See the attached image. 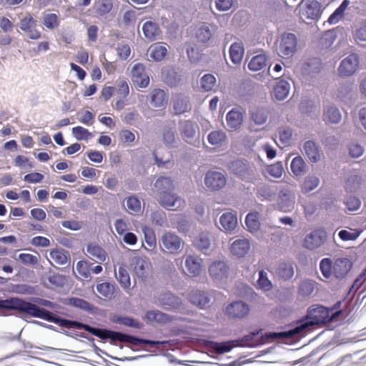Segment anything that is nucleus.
<instances>
[{
	"mask_svg": "<svg viewBox=\"0 0 366 366\" xmlns=\"http://www.w3.org/2000/svg\"><path fill=\"white\" fill-rule=\"evenodd\" d=\"M126 207L129 213L136 214L141 212L140 201L134 196H131L126 200Z\"/></svg>",
	"mask_w": 366,
	"mask_h": 366,
	"instance_id": "864d4df0",
	"label": "nucleus"
},
{
	"mask_svg": "<svg viewBox=\"0 0 366 366\" xmlns=\"http://www.w3.org/2000/svg\"><path fill=\"white\" fill-rule=\"evenodd\" d=\"M332 265L333 264L332 263L331 259L328 258H325L321 260L320 264V269L325 277L329 278L332 276V274H333Z\"/></svg>",
	"mask_w": 366,
	"mask_h": 366,
	"instance_id": "0e129e2a",
	"label": "nucleus"
},
{
	"mask_svg": "<svg viewBox=\"0 0 366 366\" xmlns=\"http://www.w3.org/2000/svg\"><path fill=\"white\" fill-rule=\"evenodd\" d=\"M237 345L240 347H255L264 343L262 331L252 332L243 338L235 340Z\"/></svg>",
	"mask_w": 366,
	"mask_h": 366,
	"instance_id": "4468645a",
	"label": "nucleus"
},
{
	"mask_svg": "<svg viewBox=\"0 0 366 366\" xmlns=\"http://www.w3.org/2000/svg\"><path fill=\"white\" fill-rule=\"evenodd\" d=\"M330 311L323 306L317 305L308 310L305 321L297 323L295 327L287 331L270 334L269 337L272 338H296L298 335L308 330L311 326L324 324L330 321Z\"/></svg>",
	"mask_w": 366,
	"mask_h": 366,
	"instance_id": "f03ea898",
	"label": "nucleus"
},
{
	"mask_svg": "<svg viewBox=\"0 0 366 366\" xmlns=\"http://www.w3.org/2000/svg\"><path fill=\"white\" fill-rule=\"evenodd\" d=\"M97 290L104 297L111 298L114 292V285L109 282H103L97 285Z\"/></svg>",
	"mask_w": 366,
	"mask_h": 366,
	"instance_id": "bf43d9fd",
	"label": "nucleus"
},
{
	"mask_svg": "<svg viewBox=\"0 0 366 366\" xmlns=\"http://www.w3.org/2000/svg\"><path fill=\"white\" fill-rule=\"evenodd\" d=\"M142 31L144 36L150 41L159 39L161 35L158 24L152 21H147L143 24Z\"/></svg>",
	"mask_w": 366,
	"mask_h": 366,
	"instance_id": "bb28decb",
	"label": "nucleus"
},
{
	"mask_svg": "<svg viewBox=\"0 0 366 366\" xmlns=\"http://www.w3.org/2000/svg\"><path fill=\"white\" fill-rule=\"evenodd\" d=\"M43 24L49 29L53 30L59 25V17L56 14L52 13L43 14Z\"/></svg>",
	"mask_w": 366,
	"mask_h": 366,
	"instance_id": "49530a36",
	"label": "nucleus"
},
{
	"mask_svg": "<svg viewBox=\"0 0 366 366\" xmlns=\"http://www.w3.org/2000/svg\"><path fill=\"white\" fill-rule=\"evenodd\" d=\"M86 252L89 258L97 262H103L107 259L106 252L99 245L89 244L86 247Z\"/></svg>",
	"mask_w": 366,
	"mask_h": 366,
	"instance_id": "2f4dec72",
	"label": "nucleus"
},
{
	"mask_svg": "<svg viewBox=\"0 0 366 366\" xmlns=\"http://www.w3.org/2000/svg\"><path fill=\"white\" fill-rule=\"evenodd\" d=\"M320 184V179L315 175H309L304 179L301 185L302 193H308L318 187Z\"/></svg>",
	"mask_w": 366,
	"mask_h": 366,
	"instance_id": "79ce46f5",
	"label": "nucleus"
},
{
	"mask_svg": "<svg viewBox=\"0 0 366 366\" xmlns=\"http://www.w3.org/2000/svg\"><path fill=\"white\" fill-rule=\"evenodd\" d=\"M39 258L40 255L39 254L33 255L29 253H21L15 259L25 265L34 266L38 264Z\"/></svg>",
	"mask_w": 366,
	"mask_h": 366,
	"instance_id": "8fccbe9b",
	"label": "nucleus"
},
{
	"mask_svg": "<svg viewBox=\"0 0 366 366\" xmlns=\"http://www.w3.org/2000/svg\"><path fill=\"white\" fill-rule=\"evenodd\" d=\"M362 184V177L358 174L350 175L345 183L347 191L353 192L356 191Z\"/></svg>",
	"mask_w": 366,
	"mask_h": 366,
	"instance_id": "603ef678",
	"label": "nucleus"
},
{
	"mask_svg": "<svg viewBox=\"0 0 366 366\" xmlns=\"http://www.w3.org/2000/svg\"><path fill=\"white\" fill-rule=\"evenodd\" d=\"M231 170L239 177H244L247 172V167L245 163L240 160L234 161L230 164Z\"/></svg>",
	"mask_w": 366,
	"mask_h": 366,
	"instance_id": "680f3d73",
	"label": "nucleus"
},
{
	"mask_svg": "<svg viewBox=\"0 0 366 366\" xmlns=\"http://www.w3.org/2000/svg\"><path fill=\"white\" fill-rule=\"evenodd\" d=\"M251 118L255 124H264L268 118V112L263 108H258L251 114Z\"/></svg>",
	"mask_w": 366,
	"mask_h": 366,
	"instance_id": "3c124183",
	"label": "nucleus"
},
{
	"mask_svg": "<svg viewBox=\"0 0 366 366\" xmlns=\"http://www.w3.org/2000/svg\"><path fill=\"white\" fill-rule=\"evenodd\" d=\"M290 84L285 80H280L273 89L274 97L280 101L287 98L290 93Z\"/></svg>",
	"mask_w": 366,
	"mask_h": 366,
	"instance_id": "72a5a7b5",
	"label": "nucleus"
},
{
	"mask_svg": "<svg viewBox=\"0 0 366 366\" xmlns=\"http://www.w3.org/2000/svg\"><path fill=\"white\" fill-rule=\"evenodd\" d=\"M189 109V101L187 98L178 97L174 103V110L177 114H181Z\"/></svg>",
	"mask_w": 366,
	"mask_h": 366,
	"instance_id": "6e6d98bb",
	"label": "nucleus"
},
{
	"mask_svg": "<svg viewBox=\"0 0 366 366\" xmlns=\"http://www.w3.org/2000/svg\"><path fill=\"white\" fill-rule=\"evenodd\" d=\"M295 199L296 195L293 191L282 189L279 193L277 207L282 212H290L295 208Z\"/></svg>",
	"mask_w": 366,
	"mask_h": 366,
	"instance_id": "1a4fd4ad",
	"label": "nucleus"
},
{
	"mask_svg": "<svg viewBox=\"0 0 366 366\" xmlns=\"http://www.w3.org/2000/svg\"><path fill=\"white\" fill-rule=\"evenodd\" d=\"M157 303L166 310L177 309L182 305V300L169 292H165L159 295Z\"/></svg>",
	"mask_w": 366,
	"mask_h": 366,
	"instance_id": "f3484780",
	"label": "nucleus"
},
{
	"mask_svg": "<svg viewBox=\"0 0 366 366\" xmlns=\"http://www.w3.org/2000/svg\"><path fill=\"white\" fill-rule=\"evenodd\" d=\"M187 52L189 60L193 63H197L199 61L202 56L197 46L194 44H189L187 49Z\"/></svg>",
	"mask_w": 366,
	"mask_h": 366,
	"instance_id": "69168bd1",
	"label": "nucleus"
},
{
	"mask_svg": "<svg viewBox=\"0 0 366 366\" xmlns=\"http://www.w3.org/2000/svg\"><path fill=\"white\" fill-rule=\"evenodd\" d=\"M322 118L326 123L338 124L341 121L342 115L336 106L328 104L324 107Z\"/></svg>",
	"mask_w": 366,
	"mask_h": 366,
	"instance_id": "412c9836",
	"label": "nucleus"
},
{
	"mask_svg": "<svg viewBox=\"0 0 366 366\" xmlns=\"http://www.w3.org/2000/svg\"><path fill=\"white\" fill-rule=\"evenodd\" d=\"M257 289L263 292L271 291L273 288V284L269 279L268 272L264 269H260L258 272V279L255 285Z\"/></svg>",
	"mask_w": 366,
	"mask_h": 366,
	"instance_id": "473e14b6",
	"label": "nucleus"
},
{
	"mask_svg": "<svg viewBox=\"0 0 366 366\" xmlns=\"http://www.w3.org/2000/svg\"><path fill=\"white\" fill-rule=\"evenodd\" d=\"M159 204L167 209L172 211H181L186 207V201L173 191L164 192L157 196Z\"/></svg>",
	"mask_w": 366,
	"mask_h": 366,
	"instance_id": "20e7f679",
	"label": "nucleus"
},
{
	"mask_svg": "<svg viewBox=\"0 0 366 366\" xmlns=\"http://www.w3.org/2000/svg\"><path fill=\"white\" fill-rule=\"evenodd\" d=\"M167 157H159L157 152H153L155 164L158 167H164L169 169L173 166L171 161V155L169 152L167 154Z\"/></svg>",
	"mask_w": 366,
	"mask_h": 366,
	"instance_id": "052dcab7",
	"label": "nucleus"
},
{
	"mask_svg": "<svg viewBox=\"0 0 366 366\" xmlns=\"http://www.w3.org/2000/svg\"><path fill=\"white\" fill-rule=\"evenodd\" d=\"M347 149L350 157L354 159L360 157L365 152L364 147L357 141L348 144Z\"/></svg>",
	"mask_w": 366,
	"mask_h": 366,
	"instance_id": "09e8293b",
	"label": "nucleus"
},
{
	"mask_svg": "<svg viewBox=\"0 0 366 366\" xmlns=\"http://www.w3.org/2000/svg\"><path fill=\"white\" fill-rule=\"evenodd\" d=\"M245 224L249 232L251 233L257 232L260 227L259 214L257 212L247 214L245 218Z\"/></svg>",
	"mask_w": 366,
	"mask_h": 366,
	"instance_id": "e433bc0d",
	"label": "nucleus"
},
{
	"mask_svg": "<svg viewBox=\"0 0 366 366\" xmlns=\"http://www.w3.org/2000/svg\"><path fill=\"white\" fill-rule=\"evenodd\" d=\"M275 272L280 279L289 280L294 276V263L289 261H280L277 266Z\"/></svg>",
	"mask_w": 366,
	"mask_h": 366,
	"instance_id": "aec40b11",
	"label": "nucleus"
},
{
	"mask_svg": "<svg viewBox=\"0 0 366 366\" xmlns=\"http://www.w3.org/2000/svg\"><path fill=\"white\" fill-rule=\"evenodd\" d=\"M147 54L154 61H162L167 54V45L160 42L154 43L149 47Z\"/></svg>",
	"mask_w": 366,
	"mask_h": 366,
	"instance_id": "b1692460",
	"label": "nucleus"
},
{
	"mask_svg": "<svg viewBox=\"0 0 366 366\" xmlns=\"http://www.w3.org/2000/svg\"><path fill=\"white\" fill-rule=\"evenodd\" d=\"M315 289V282L312 280H305L300 285L299 292L303 296H310Z\"/></svg>",
	"mask_w": 366,
	"mask_h": 366,
	"instance_id": "e2e57ef3",
	"label": "nucleus"
},
{
	"mask_svg": "<svg viewBox=\"0 0 366 366\" xmlns=\"http://www.w3.org/2000/svg\"><path fill=\"white\" fill-rule=\"evenodd\" d=\"M72 134L77 140L88 139L92 137L88 129L80 126L75 127L72 129Z\"/></svg>",
	"mask_w": 366,
	"mask_h": 366,
	"instance_id": "338daca9",
	"label": "nucleus"
},
{
	"mask_svg": "<svg viewBox=\"0 0 366 366\" xmlns=\"http://www.w3.org/2000/svg\"><path fill=\"white\" fill-rule=\"evenodd\" d=\"M194 244L198 249L205 253L211 244L209 234L208 232L200 233L195 239Z\"/></svg>",
	"mask_w": 366,
	"mask_h": 366,
	"instance_id": "c03bdc74",
	"label": "nucleus"
},
{
	"mask_svg": "<svg viewBox=\"0 0 366 366\" xmlns=\"http://www.w3.org/2000/svg\"><path fill=\"white\" fill-rule=\"evenodd\" d=\"M219 223L222 226L221 230L230 232L234 230L237 225V215L232 212H225L220 217Z\"/></svg>",
	"mask_w": 366,
	"mask_h": 366,
	"instance_id": "a878e982",
	"label": "nucleus"
},
{
	"mask_svg": "<svg viewBox=\"0 0 366 366\" xmlns=\"http://www.w3.org/2000/svg\"><path fill=\"white\" fill-rule=\"evenodd\" d=\"M359 57L356 54H350L340 64L338 73L342 76H349L353 74L358 69Z\"/></svg>",
	"mask_w": 366,
	"mask_h": 366,
	"instance_id": "9b49d317",
	"label": "nucleus"
},
{
	"mask_svg": "<svg viewBox=\"0 0 366 366\" xmlns=\"http://www.w3.org/2000/svg\"><path fill=\"white\" fill-rule=\"evenodd\" d=\"M229 272V266L222 260L214 261L209 267V276L216 284L219 285L227 280Z\"/></svg>",
	"mask_w": 366,
	"mask_h": 366,
	"instance_id": "39448f33",
	"label": "nucleus"
},
{
	"mask_svg": "<svg viewBox=\"0 0 366 366\" xmlns=\"http://www.w3.org/2000/svg\"><path fill=\"white\" fill-rule=\"evenodd\" d=\"M226 182L225 175L221 172L208 171L204 177V184L212 191L222 189L225 186Z\"/></svg>",
	"mask_w": 366,
	"mask_h": 366,
	"instance_id": "6e6552de",
	"label": "nucleus"
},
{
	"mask_svg": "<svg viewBox=\"0 0 366 366\" xmlns=\"http://www.w3.org/2000/svg\"><path fill=\"white\" fill-rule=\"evenodd\" d=\"M267 58L265 54H260L253 56L248 64V68L251 71H257L266 66Z\"/></svg>",
	"mask_w": 366,
	"mask_h": 366,
	"instance_id": "58836bf2",
	"label": "nucleus"
},
{
	"mask_svg": "<svg viewBox=\"0 0 366 366\" xmlns=\"http://www.w3.org/2000/svg\"><path fill=\"white\" fill-rule=\"evenodd\" d=\"M185 267L191 275L197 277L202 272V259L197 255H187L185 258Z\"/></svg>",
	"mask_w": 366,
	"mask_h": 366,
	"instance_id": "6ab92c4d",
	"label": "nucleus"
},
{
	"mask_svg": "<svg viewBox=\"0 0 366 366\" xmlns=\"http://www.w3.org/2000/svg\"><path fill=\"white\" fill-rule=\"evenodd\" d=\"M168 97L165 92L160 89H154L150 94V104L154 107H164L166 106Z\"/></svg>",
	"mask_w": 366,
	"mask_h": 366,
	"instance_id": "c756f323",
	"label": "nucleus"
},
{
	"mask_svg": "<svg viewBox=\"0 0 366 366\" xmlns=\"http://www.w3.org/2000/svg\"><path fill=\"white\" fill-rule=\"evenodd\" d=\"M132 79L134 84L145 88L149 83V75L145 71V67L142 64L138 63L133 66L132 71Z\"/></svg>",
	"mask_w": 366,
	"mask_h": 366,
	"instance_id": "ddd939ff",
	"label": "nucleus"
},
{
	"mask_svg": "<svg viewBox=\"0 0 366 366\" xmlns=\"http://www.w3.org/2000/svg\"><path fill=\"white\" fill-rule=\"evenodd\" d=\"M217 80L215 76L211 74H204L200 79V87L204 92L212 91L215 86Z\"/></svg>",
	"mask_w": 366,
	"mask_h": 366,
	"instance_id": "de8ad7c7",
	"label": "nucleus"
},
{
	"mask_svg": "<svg viewBox=\"0 0 366 366\" xmlns=\"http://www.w3.org/2000/svg\"><path fill=\"white\" fill-rule=\"evenodd\" d=\"M212 36V32L209 28V26L207 24L202 25L197 32V39L202 42L208 41Z\"/></svg>",
	"mask_w": 366,
	"mask_h": 366,
	"instance_id": "4d7b16f0",
	"label": "nucleus"
},
{
	"mask_svg": "<svg viewBox=\"0 0 366 366\" xmlns=\"http://www.w3.org/2000/svg\"><path fill=\"white\" fill-rule=\"evenodd\" d=\"M36 20L30 14H26L19 24L20 29L31 39H38L41 37V32L36 29Z\"/></svg>",
	"mask_w": 366,
	"mask_h": 366,
	"instance_id": "9d476101",
	"label": "nucleus"
},
{
	"mask_svg": "<svg viewBox=\"0 0 366 366\" xmlns=\"http://www.w3.org/2000/svg\"><path fill=\"white\" fill-rule=\"evenodd\" d=\"M163 141L168 148H174L177 146V138L175 129L172 127H165L162 132Z\"/></svg>",
	"mask_w": 366,
	"mask_h": 366,
	"instance_id": "c9c22d12",
	"label": "nucleus"
},
{
	"mask_svg": "<svg viewBox=\"0 0 366 366\" xmlns=\"http://www.w3.org/2000/svg\"><path fill=\"white\" fill-rule=\"evenodd\" d=\"M0 308L16 310L31 317H38L50 322H54L62 327L68 329H83L102 340L110 339L113 341L128 342L135 346L148 345L152 347L164 344V342L142 339L120 332L93 327L78 321L63 319L54 315L52 312L44 308L38 307L35 304L26 302L18 297H11L4 300H0Z\"/></svg>",
	"mask_w": 366,
	"mask_h": 366,
	"instance_id": "f257e3e1",
	"label": "nucleus"
},
{
	"mask_svg": "<svg viewBox=\"0 0 366 366\" xmlns=\"http://www.w3.org/2000/svg\"><path fill=\"white\" fill-rule=\"evenodd\" d=\"M297 48V38L295 34L285 33L282 35L277 46V53L280 56H291Z\"/></svg>",
	"mask_w": 366,
	"mask_h": 366,
	"instance_id": "0eeeda50",
	"label": "nucleus"
},
{
	"mask_svg": "<svg viewBox=\"0 0 366 366\" xmlns=\"http://www.w3.org/2000/svg\"><path fill=\"white\" fill-rule=\"evenodd\" d=\"M154 187L156 189L157 195L159 196L164 192L174 191V180L169 177L160 176L156 179Z\"/></svg>",
	"mask_w": 366,
	"mask_h": 366,
	"instance_id": "4be33fe9",
	"label": "nucleus"
},
{
	"mask_svg": "<svg viewBox=\"0 0 366 366\" xmlns=\"http://www.w3.org/2000/svg\"><path fill=\"white\" fill-rule=\"evenodd\" d=\"M323 9L321 4L317 0L309 1L305 7L302 9L300 13L301 18L306 19L317 20L320 19Z\"/></svg>",
	"mask_w": 366,
	"mask_h": 366,
	"instance_id": "f8f14e48",
	"label": "nucleus"
},
{
	"mask_svg": "<svg viewBox=\"0 0 366 366\" xmlns=\"http://www.w3.org/2000/svg\"><path fill=\"white\" fill-rule=\"evenodd\" d=\"M290 169L296 177L302 176L307 172L306 164L300 156L296 157L292 160Z\"/></svg>",
	"mask_w": 366,
	"mask_h": 366,
	"instance_id": "4c0bfd02",
	"label": "nucleus"
},
{
	"mask_svg": "<svg viewBox=\"0 0 366 366\" xmlns=\"http://www.w3.org/2000/svg\"><path fill=\"white\" fill-rule=\"evenodd\" d=\"M145 318L149 322L165 323L169 321V317L159 310L148 311Z\"/></svg>",
	"mask_w": 366,
	"mask_h": 366,
	"instance_id": "ea45409f",
	"label": "nucleus"
},
{
	"mask_svg": "<svg viewBox=\"0 0 366 366\" xmlns=\"http://www.w3.org/2000/svg\"><path fill=\"white\" fill-rule=\"evenodd\" d=\"M302 69L304 72L307 74L317 73L321 69L320 60L317 58L310 59L304 63Z\"/></svg>",
	"mask_w": 366,
	"mask_h": 366,
	"instance_id": "a18cd8bd",
	"label": "nucleus"
},
{
	"mask_svg": "<svg viewBox=\"0 0 366 366\" xmlns=\"http://www.w3.org/2000/svg\"><path fill=\"white\" fill-rule=\"evenodd\" d=\"M179 132L182 139L187 144L199 147L202 141L199 138V129L197 122L192 120H180Z\"/></svg>",
	"mask_w": 366,
	"mask_h": 366,
	"instance_id": "7ed1b4c3",
	"label": "nucleus"
},
{
	"mask_svg": "<svg viewBox=\"0 0 366 366\" xmlns=\"http://www.w3.org/2000/svg\"><path fill=\"white\" fill-rule=\"evenodd\" d=\"M326 237V233L321 229L314 230L305 239V246L309 249H316L322 245Z\"/></svg>",
	"mask_w": 366,
	"mask_h": 366,
	"instance_id": "dca6fc26",
	"label": "nucleus"
},
{
	"mask_svg": "<svg viewBox=\"0 0 366 366\" xmlns=\"http://www.w3.org/2000/svg\"><path fill=\"white\" fill-rule=\"evenodd\" d=\"M114 322L133 328L139 329L142 327L141 323H139L137 320L130 317H116L114 318Z\"/></svg>",
	"mask_w": 366,
	"mask_h": 366,
	"instance_id": "5fc2aeb1",
	"label": "nucleus"
},
{
	"mask_svg": "<svg viewBox=\"0 0 366 366\" xmlns=\"http://www.w3.org/2000/svg\"><path fill=\"white\" fill-rule=\"evenodd\" d=\"M226 312L230 317L243 318L249 314V307L243 301H235L226 307Z\"/></svg>",
	"mask_w": 366,
	"mask_h": 366,
	"instance_id": "2eb2a0df",
	"label": "nucleus"
},
{
	"mask_svg": "<svg viewBox=\"0 0 366 366\" xmlns=\"http://www.w3.org/2000/svg\"><path fill=\"white\" fill-rule=\"evenodd\" d=\"M353 38L356 42L366 41V20L363 21L360 26L353 32Z\"/></svg>",
	"mask_w": 366,
	"mask_h": 366,
	"instance_id": "774afa93",
	"label": "nucleus"
},
{
	"mask_svg": "<svg viewBox=\"0 0 366 366\" xmlns=\"http://www.w3.org/2000/svg\"><path fill=\"white\" fill-rule=\"evenodd\" d=\"M226 134L221 130L211 132L207 136L208 142L214 147L221 146L226 140Z\"/></svg>",
	"mask_w": 366,
	"mask_h": 366,
	"instance_id": "a19ab883",
	"label": "nucleus"
},
{
	"mask_svg": "<svg viewBox=\"0 0 366 366\" xmlns=\"http://www.w3.org/2000/svg\"><path fill=\"white\" fill-rule=\"evenodd\" d=\"M50 257L56 264L63 265L68 261V257L63 250L54 249L50 252Z\"/></svg>",
	"mask_w": 366,
	"mask_h": 366,
	"instance_id": "13d9d810",
	"label": "nucleus"
},
{
	"mask_svg": "<svg viewBox=\"0 0 366 366\" xmlns=\"http://www.w3.org/2000/svg\"><path fill=\"white\" fill-rule=\"evenodd\" d=\"M244 53V46L242 42H234L229 48V57L231 61L235 64H239Z\"/></svg>",
	"mask_w": 366,
	"mask_h": 366,
	"instance_id": "f704fd0d",
	"label": "nucleus"
},
{
	"mask_svg": "<svg viewBox=\"0 0 366 366\" xmlns=\"http://www.w3.org/2000/svg\"><path fill=\"white\" fill-rule=\"evenodd\" d=\"M189 299L191 303L201 309L207 307L210 302L209 297L205 292L197 290L192 291L189 295Z\"/></svg>",
	"mask_w": 366,
	"mask_h": 366,
	"instance_id": "cd10ccee",
	"label": "nucleus"
},
{
	"mask_svg": "<svg viewBox=\"0 0 366 366\" xmlns=\"http://www.w3.org/2000/svg\"><path fill=\"white\" fill-rule=\"evenodd\" d=\"M312 162H317L320 159L319 147L312 141H307L303 145L302 152Z\"/></svg>",
	"mask_w": 366,
	"mask_h": 366,
	"instance_id": "7c9ffc66",
	"label": "nucleus"
},
{
	"mask_svg": "<svg viewBox=\"0 0 366 366\" xmlns=\"http://www.w3.org/2000/svg\"><path fill=\"white\" fill-rule=\"evenodd\" d=\"M116 278L124 289H129L131 285L130 277L123 266H120L118 271L115 272Z\"/></svg>",
	"mask_w": 366,
	"mask_h": 366,
	"instance_id": "37998d69",
	"label": "nucleus"
},
{
	"mask_svg": "<svg viewBox=\"0 0 366 366\" xmlns=\"http://www.w3.org/2000/svg\"><path fill=\"white\" fill-rule=\"evenodd\" d=\"M226 121L229 129L236 130L242 124L243 114L239 108H234L227 113Z\"/></svg>",
	"mask_w": 366,
	"mask_h": 366,
	"instance_id": "5701e85b",
	"label": "nucleus"
},
{
	"mask_svg": "<svg viewBox=\"0 0 366 366\" xmlns=\"http://www.w3.org/2000/svg\"><path fill=\"white\" fill-rule=\"evenodd\" d=\"M132 265L136 274L140 278H145L149 272V264L141 257H134L132 259Z\"/></svg>",
	"mask_w": 366,
	"mask_h": 366,
	"instance_id": "c85d7f7f",
	"label": "nucleus"
},
{
	"mask_svg": "<svg viewBox=\"0 0 366 366\" xmlns=\"http://www.w3.org/2000/svg\"><path fill=\"white\" fill-rule=\"evenodd\" d=\"M250 249V243L247 239H238L234 240L230 247V252L237 257H243Z\"/></svg>",
	"mask_w": 366,
	"mask_h": 366,
	"instance_id": "393cba45",
	"label": "nucleus"
},
{
	"mask_svg": "<svg viewBox=\"0 0 366 366\" xmlns=\"http://www.w3.org/2000/svg\"><path fill=\"white\" fill-rule=\"evenodd\" d=\"M160 246L164 251L166 250L172 254H177L182 251L183 242L178 235L172 232H167L161 237Z\"/></svg>",
	"mask_w": 366,
	"mask_h": 366,
	"instance_id": "423d86ee",
	"label": "nucleus"
},
{
	"mask_svg": "<svg viewBox=\"0 0 366 366\" xmlns=\"http://www.w3.org/2000/svg\"><path fill=\"white\" fill-rule=\"evenodd\" d=\"M352 267V262L347 258H339L332 265L333 275L337 279H342Z\"/></svg>",
	"mask_w": 366,
	"mask_h": 366,
	"instance_id": "a211bd4d",
	"label": "nucleus"
}]
</instances>
